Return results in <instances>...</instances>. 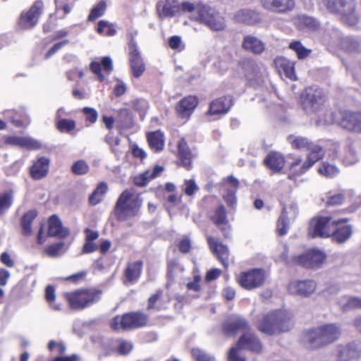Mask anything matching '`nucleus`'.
Masks as SVG:
<instances>
[{
  "label": "nucleus",
  "mask_w": 361,
  "mask_h": 361,
  "mask_svg": "<svg viewBox=\"0 0 361 361\" xmlns=\"http://www.w3.org/2000/svg\"><path fill=\"white\" fill-rule=\"evenodd\" d=\"M292 326L291 314L282 310L271 311L264 314L257 324L259 331L270 336L288 331Z\"/></svg>",
  "instance_id": "f257e3e1"
},
{
  "label": "nucleus",
  "mask_w": 361,
  "mask_h": 361,
  "mask_svg": "<svg viewBox=\"0 0 361 361\" xmlns=\"http://www.w3.org/2000/svg\"><path fill=\"white\" fill-rule=\"evenodd\" d=\"M341 334V329L336 324H328L307 331L304 339L312 348H318L336 341Z\"/></svg>",
  "instance_id": "f03ea898"
},
{
  "label": "nucleus",
  "mask_w": 361,
  "mask_h": 361,
  "mask_svg": "<svg viewBox=\"0 0 361 361\" xmlns=\"http://www.w3.org/2000/svg\"><path fill=\"white\" fill-rule=\"evenodd\" d=\"M142 204L139 195L132 190H124L115 206V214L121 221L135 216Z\"/></svg>",
  "instance_id": "7ed1b4c3"
},
{
  "label": "nucleus",
  "mask_w": 361,
  "mask_h": 361,
  "mask_svg": "<svg viewBox=\"0 0 361 361\" xmlns=\"http://www.w3.org/2000/svg\"><path fill=\"white\" fill-rule=\"evenodd\" d=\"M192 20L205 25L214 31L222 30L226 26L225 20L220 13L203 4L197 7V11L192 16Z\"/></svg>",
  "instance_id": "20e7f679"
},
{
  "label": "nucleus",
  "mask_w": 361,
  "mask_h": 361,
  "mask_svg": "<svg viewBox=\"0 0 361 361\" xmlns=\"http://www.w3.org/2000/svg\"><path fill=\"white\" fill-rule=\"evenodd\" d=\"M325 101L322 90L315 86L306 88L301 94L302 108L308 114L318 112L324 106Z\"/></svg>",
  "instance_id": "39448f33"
},
{
  "label": "nucleus",
  "mask_w": 361,
  "mask_h": 361,
  "mask_svg": "<svg viewBox=\"0 0 361 361\" xmlns=\"http://www.w3.org/2000/svg\"><path fill=\"white\" fill-rule=\"evenodd\" d=\"M148 322L147 316L141 312H132L115 317L111 322L114 330H128L142 327Z\"/></svg>",
  "instance_id": "423d86ee"
},
{
  "label": "nucleus",
  "mask_w": 361,
  "mask_h": 361,
  "mask_svg": "<svg viewBox=\"0 0 361 361\" xmlns=\"http://www.w3.org/2000/svg\"><path fill=\"white\" fill-rule=\"evenodd\" d=\"M336 219L331 217H317L311 220L308 234L312 238H327L332 235Z\"/></svg>",
  "instance_id": "0eeeda50"
},
{
  "label": "nucleus",
  "mask_w": 361,
  "mask_h": 361,
  "mask_svg": "<svg viewBox=\"0 0 361 361\" xmlns=\"http://www.w3.org/2000/svg\"><path fill=\"white\" fill-rule=\"evenodd\" d=\"M265 271L262 269H253L242 272L238 277V282L245 289L252 290L262 286L266 279Z\"/></svg>",
  "instance_id": "6e6552de"
},
{
  "label": "nucleus",
  "mask_w": 361,
  "mask_h": 361,
  "mask_svg": "<svg viewBox=\"0 0 361 361\" xmlns=\"http://www.w3.org/2000/svg\"><path fill=\"white\" fill-rule=\"evenodd\" d=\"M326 260L325 254L318 250H311L307 252L295 256L292 259V263L307 268H319Z\"/></svg>",
  "instance_id": "1a4fd4ad"
},
{
  "label": "nucleus",
  "mask_w": 361,
  "mask_h": 361,
  "mask_svg": "<svg viewBox=\"0 0 361 361\" xmlns=\"http://www.w3.org/2000/svg\"><path fill=\"white\" fill-rule=\"evenodd\" d=\"M341 118L334 121L343 129L358 133L361 123V111H345L341 112Z\"/></svg>",
  "instance_id": "9d476101"
},
{
  "label": "nucleus",
  "mask_w": 361,
  "mask_h": 361,
  "mask_svg": "<svg viewBox=\"0 0 361 361\" xmlns=\"http://www.w3.org/2000/svg\"><path fill=\"white\" fill-rule=\"evenodd\" d=\"M317 289V283L313 280H296L290 281L288 286L290 294L307 298Z\"/></svg>",
  "instance_id": "9b49d317"
},
{
  "label": "nucleus",
  "mask_w": 361,
  "mask_h": 361,
  "mask_svg": "<svg viewBox=\"0 0 361 361\" xmlns=\"http://www.w3.org/2000/svg\"><path fill=\"white\" fill-rule=\"evenodd\" d=\"M298 213V209L294 202H290L283 207L277 224V231L280 235L287 233L290 222L294 221Z\"/></svg>",
  "instance_id": "f8f14e48"
},
{
  "label": "nucleus",
  "mask_w": 361,
  "mask_h": 361,
  "mask_svg": "<svg viewBox=\"0 0 361 361\" xmlns=\"http://www.w3.org/2000/svg\"><path fill=\"white\" fill-rule=\"evenodd\" d=\"M336 14L338 15L341 21L349 27L357 25L360 20V15L357 9L355 0H350Z\"/></svg>",
  "instance_id": "ddd939ff"
},
{
  "label": "nucleus",
  "mask_w": 361,
  "mask_h": 361,
  "mask_svg": "<svg viewBox=\"0 0 361 361\" xmlns=\"http://www.w3.org/2000/svg\"><path fill=\"white\" fill-rule=\"evenodd\" d=\"M43 2L36 1L27 12L21 14L20 25L23 29H30L35 26L43 10Z\"/></svg>",
  "instance_id": "4468645a"
},
{
  "label": "nucleus",
  "mask_w": 361,
  "mask_h": 361,
  "mask_svg": "<svg viewBox=\"0 0 361 361\" xmlns=\"http://www.w3.org/2000/svg\"><path fill=\"white\" fill-rule=\"evenodd\" d=\"M71 309L80 310L87 307L90 302V292L88 289H79L65 294Z\"/></svg>",
  "instance_id": "2eb2a0df"
},
{
  "label": "nucleus",
  "mask_w": 361,
  "mask_h": 361,
  "mask_svg": "<svg viewBox=\"0 0 361 361\" xmlns=\"http://www.w3.org/2000/svg\"><path fill=\"white\" fill-rule=\"evenodd\" d=\"M263 8L271 13L286 14L295 7V0H260Z\"/></svg>",
  "instance_id": "dca6fc26"
},
{
  "label": "nucleus",
  "mask_w": 361,
  "mask_h": 361,
  "mask_svg": "<svg viewBox=\"0 0 361 361\" xmlns=\"http://www.w3.org/2000/svg\"><path fill=\"white\" fill-rule=\"evenodd\" d=\"M249 328L248 322L240 315L229 317L223 324L224 334L228 336L235 334L237 331Z\"/></svg>",
  "instance_id": "f3484780"
},
{
  "label": "nucleus",
  "mask_w": 361,
  "mask_h": 361,
  "mask_svg": "<svg viewBox=\"0 0 361 361\" xmlns=\"http://www.w3.org/2000/svg\"><path fill=\"white\" fill-rule=\"evenodd\" d=\"M226 193L223 195L224 200L228 206L233 207L236 202L235 192L239 186V181L233 176L224 178L221 183Z\"/></svg>",
  "instance_id": "a211bd4d"
},
{
  "label": "nucleus",
  "mask_w": 361,
  "mask_h": 361,
  "mask_svg": "<svg viewBox=\"0 0 361 361\" xmlns=\"http://www.w3.org/2000/svg\"><path fill=\"white\" fill-rule=\"evenodd\" d=\"M129 49L130 61L133 74L135 77L139 78L145 71V67L133 40L130 42Z\"/></svg>",
  "instance_id": "6ab92c4d"
},
{
  "label": "nucleus",
  "mask_w": 361,
  "mask_h": 361,
  "mask_svg": "<svg viewBox=\"0 0 361 361\" xmlns=\"http://www.w3.org/2000/svg\"><path fill=\"white\" fill-rule=\"evenodd\" d=\"M238 348L250 350L255 353H260L262 345L259 339L252 333L243 334L238 341Z\"/></svg>",
  "instance_id": "aec40b11"
},
{
  "label": "nucleus",
  "mask_w": 361,
  "mask_h": 361,
  "mask_svg": "<svg viewBox=\"0 0 361 361\" xmlns=\"http://www.w3.org/2000/svg\"><path fill=\"white\" fill-rule=\"evenodd\" d=\"M346 221L347 219H338L336 221V226H334V232L331 236L338 243H342L345 242L352 235V227L349 225L343 224Z\"/></svg>",
  "instance_id": "412c9836"
},
{
  "label": "nucleus",
  "mask_w": 361,
  "mask_h": 361,
  "mask_svg": "<svg viewBox=\"0 0 361 361\" xmlns=\"http://www.w3.org/2000/svg\"><path fill=\"white\" fill-rule=\"evenodd\" d=\"M102 69L106 74H110L113 69V62L110 57L104 56L98 61H92V72L97 76L99 81L105 80L104 75L102 73Z\"/></svg>",
  "instance_id": "4be33fe9"
},
{
  "label": "nucleus",
  "mask_w": 361,
  "mask_h": 361,
  "mask_svg": "<svg viewBox=\"0 0 361 361\" xmlns=\"http://www.w3.org/2000/svg\"><path fill=\"white\" fill-rule=\"evenodd\" d=\"M232 105L231 97H223L213 101L209 106L208 114L212 116L226 114Z\"/></svg>",
  "instance_id": "5701e85b"
},
{
  "label": "nucleus",
  "mask_w": 361,
  "mask_h": 361,
  "mask_svg": "<svg viewBox=\"0 0 361 361\" xmlns=\"http://www.w3.org/2000/svg\"><path fill=\"white\" fill-rule=\"evenodd\" d=\"M338 357L353 361L361 355V348L355 343H350L338 346Z\"/></svg>",
  "instance_id": "b1692460"
},
{
  "label": "nucleus",
  "mask_w": 361,
  "mask_h": 361,
  "mask_svg": "<svg viewBox=\"0 0 361 361\" xmlns=\"http://www.w3.org/2000/svg\"><path fill=\"white\" fill-rule=\"evenodd\" d=\"M69 235V230L63 227L61 219L56 215H52L49 219L48 235L64 238Z\"/></svg>",
  "instance_id": "393cba45"
},
{
  "label": "nucleus",
  "mask_w": 361,
  "mask_h": 361,
  "mask_svg": "<svg viewBox=\"0 0 361 361\" xmlns=\"http://www.w3.org/2000/svg\"><path fill=\"white\" fill-rule=\"evenodd\" d=\"M6 142L11 145L18 146L30 150H35L42 147L40 142L31 137L12 136L7 138Z\"/></svg>",
  "instance_id": "a878e982"
},
{
  "label": "nucleus",
  "mask_w": 361,
  "mask_h": 361,
  "mask_svg": "<svg viewBox=\"0 0 361 361\" xmlns=\"http://www.w3.org/2000/svg\"><path fill=\"white\" fill-rule=\"evenodd\" d=\"M207 240L213 253L217 257L218 259L222 263L225 268L228 266V247L214 239L212 237H208Z\"/></svg>",
  "instance_id": "bb28decb"
},
{
  "label": "nucleus",
  "mask_w": 361,
  "mask_h": 361,
  "mask_svg": "<svg viewBox=\"0 0 361 361\" xmlns=\"http://www.w3.org/2000/svg\"><path fill=\"white\" fill-rule=\"evenodd\" d=\"M49 164L50 160L47 157H39L30 168L31 176L35 180L45 177L49 171Z\"/></svg>",
  "instance_id": "cd10ccee"
},
{
  "label": "nucleus",
  "mask_w": 361,
  "mask_h": 361,
  "mask_svg": "<svg viewBox=\"0 0 361 361\" xmlns=\"http://www.w3.org/2000/svg\"><path fill=\"white\" fill-rule=\"evenodd\" d=\"M197 105L195 97L188 96L181 99L176 106L178 115L182 118L189 117Z\"/></svg>",
  "instance_id": "c85d7f7f"
},
{
  "label": "nucleus",
  "mask_w": 361,
  "mask_h": 361,
  "mask_svg": "<svg viewBox=\"0 0 361 361\" xmlns=\"http://www.w3.org/2000/svg\"><path fill=\"white\" fill-rule=\"evenodd\" d=\"M292 21L298 29L303 31H313L319 26V23L315 19L303 14L294 16Z\"/></svg>",
  "instance_id": "c756f323"
},
{
  "label": "nucleus",
  "mask_w": 361,
  "mask_h": 361,
  "mask_svg": "<svg viewBox=\"0 0 361 361\" xmlns=\"http://www.w3.org/2000/svg\"><path fill=\"white\" fill-rule=\"evenodd\" d=\"M275 66L279 73L283 74L292 80H296L294 63L284 57H278L274 61Z\"/></svg>",
  "instance_id": "7c9ffc66"
},
{
  "label": "nucleus",
  "mask_w": 361,
  "mask_h": 361,
  "mask_svg": "<svg viewBox=\"0 0 361 361\" xmlns=\"http://www.w3.org/2000/svg\"><path fill=\"white\" fill-rule=\"evenodd\" d=\"M164 171V168L156 166L152 169H148L144 173L134 178V183L140 187L145 186L150 180L158 177Z\"/></svg>",
  "instance_id": "2f4dec72"
},
{
  "label": "nucleus",
  "mask_w": 361,
  "mask_h": 361,
  "mask_svg": "<svg viewBox=\"0 0 361 361\" xmlns=\"http://www.w3.org/2000/svg\"><path fill=\"white\" fill-rule=\"evenodd\" d=\"M288 159H292V161L288 163L290 170L288 177L290 178L301 176L310 169V167L307 166L306 161H303L300 157H288Z\"/></svg>",
  "instance_id": "473e14b6"
},
{
  "label": "nucleus",
  "mask_w": 361,
  "mask_h": 361,
  "mask_svg": "<svg viewBox=\"0 0 361 361\" xmlns=\"http://www.w3.org/2000/svg\"><path fill=\"white\" fill-rule=\"evenodd\" d=\"M243 48L255 54H260L264 50V44L258 38L251 35H246L242 44Z\"/></svg>",
  "instance_id": "72a5a7b5"
},
{
  "label": "nucleus",
  "mask_w": 361,
  "mask_h": 361,
  "mask_svg": "<svg viewBox=\"0 0 361 361\" xmlns=\"http://www.w3.org/2000/svg\"><path fill=\"white\" fill-rule=\"evenodd\" d=\"M235 18L239 23L255 25L260 21V15L252 10L243 9L236 13Z\"/></svg>",
  "instance_id": "f704fd0d"
},
{
  "label": "nucleus",
  "mask_w": 361,
  "mask_h": 361,
  "mask_svg": "<svg viewBox=\"0 0 361 361\" xmlns=\"http://www.w3.org/2000/svg\"><path fill=\"white\" fill-rule=\"evenodd\" d=\"M338 305L343 311L361 309V298L343 295L339 298Z\"/></svg>",
  "instance_id": "c9c22d12"
},
{
  "label": "nucleus",
  "mask_w": 361,
  "mask_h": 361,
  "mask_svg": "<svg viewBox=\"0 0 361 361\" xmlns=\"http://www.w3.org/2000/svg\"><path fill=\"white\" fill-rule=\"evenodd\" d=\"M157 11L161 18L172 17L179 11V8L176 2L166 0L158 3Z\"/></svg>",
  "instance_id": "e433bc0d"
},
{
  "label": "nucleus",
  "mask_w": 361,
  "mask_h": 361,
  "mask_svg": "<svg viewBox=\"0 0 361 361\" xmlns=\"http://www.w3.org/2000/svg\"><path fill=\"white\" fill-rule=\"evenodd\" d=\"M264 162L271 171L276 172L283 169L285 159L281 154L272 152L267 155Z\"/></svg>",
  "instance_id": "4c0bfd02"
},
{
  "label": "nucleus",
  "mask_w": 361,
  "mask_h": 361,
  "mask_svg": "<svg viewBox=\"0 0 361 361\" xmlns=\"http://www.w3.org/2000/svg\"><path fill=\"white\" fill-rule=\"evenodd\" d=\"M142 262L140 261L130 263L126 268L125 283H134L137 281L142 272Z\"/></svg>",
  "instance_id": "58836bf2"
},
{
  "label": "nucleus",
  "mask_w": 361,
  "mask_h": 361,
  "mask_svg": "<svg viewBox=\"0 0 361 361\" xmlns=\"http://www.w3.org/2000/svg\"><path fill=\"white\" fill-rule=\"evenodd\" d=\"M178 155L182 164L187 169L191 168V159L192 154L189 149L187 142L184 139H181L178 143Z\"/></svg>",
  "instance_id": "ea45409f"
},
{
  "label": "nucleus",
  "mask_w": 361,
  "mask_h": 361,
  "mask_svg": "<svg viewBox=\"0 0 361 361\" xmlns=\"http://www.w3.org/2000/svg\"><path fill=\"white\" fill-rule=\"evenodd\" d=\"M345 154L343 157V163L345 165H353L358 161V154L355 145V142L348 139L345 142Z\"/></svg>",
  "instance_id": "a19ab883"
},
{
  "label": "nucleus",
  "mask_w": 361,
  "mask_h": 361,
  "mask_svg": "<svg viewBox=\"0 0 361 361\" xmlns=\"http://www.w3.org/2000/svg\"><path fill=\"white\" fill-rule=\"evenodd\" d=\"M214 223L224 232V235L228 236L226 233V230L229 228V225L226 219V209L223 205L219 206L215 211L212 216Z\"/></svg>",
  "instance_id": "79ce46f5"
},
{
  "label": "nucleus",
  "mask_w": 361,
  "mask_h": 361,
  "mask_svg": "<svg viewBox=\"0 0 361 361\" xmlns=\"http://www.w3.org/2000/svg\"><path fill=\"white\" fill-rule=\"evenodd\" d=\"M147 140L152 149L155 152L161 151L164 145L163 133L159 131L149 133L147 135Z\"/></svg>",
  "instance_id": "37998d69"
},
{
  "label": "nucleus",
  "mask_w": 361,
  "mask_h": 361,
  "mask_svg": "<svg viewBox=\"0 0 361 361\" xmlns=\"http://www.w3.org/2000/svg\"><path fill=\"white\" fill-rule=\"evenodd\" d=\"M310 152L307 156L306 159V164L307 166H309L310 169L319 160L322 159L324 156V152L323 149L317 145H311V147L309 148Z\"/></svg>",
  "instance_id": "c03bdc74"
},
{
  "label": "nucleus",
  "mask_w": 361,
  "mask_h": 361,
  "mask_svg": "<svg viewBox=\"0 0 361 361\" xmlns=\"http://www.w3.org/2000/svg\"><path fill=\"white\" fill-rule=\"evenodd\" d=\"M343 37L340 30L338 29H331L326 32L324 37V41L329 46L341 48V44Z\"/></svg>",
  "instance_id": "a18cd8bd"
},
{
  "label": "nucleus",
  "mask_w": 361,
  "mask_h": 361,
  "mask_svg": "<svg viewBox=\"0 0 361 361\" xmlns=\"http://www.w3.org/2000/svg\"><path fill=\"white\" fill-rule=\"evenodd\" d=\"M341 49L350 52H361V39L353 37H344L341 44Z\"/></svg>",
  "instance_id": "49530a36"
},
{
  "label": "nucleus",
  "mask_w": 361,
  "mask_h": 361,
  "mask_svg": "<svg viewBox=\"0 0 361 361\" xmlns=\"http://www.w3.org/2000/svg\"><path fill=\"white\" fill-rule=\"evenodd\" d=\"M116 127L121 130L130 128L133 126V118L127 109H122L119 111L116 118Z\"/></svg>",
  "instance_id": "de8ad7c7"
},
{
  "label": "nucleus",
  "mask_w": 361,
  "mask_h": 361,
  "mask_svg": "<svg viewBox=\"0 0 361 361\" xmlns=\"http://www.w3.org/2000/svg\"><path fill=\"white\" fill-rule=\"evenodd\" d=\"M37 212L32 209L25 213L21 219L22 232L24 235H30L32 233V222L37 217Z\"/></svg>",
  "instance_id": "09e8293b"
},
{
  "label": "nucleus",
  "mask_w": 361,
  "mask_h": 361,
  "mask_svg": "<svg viewBox=\"0 0 361 361\" xmlns=\"http://www.w3.org/2000/svg\"><path fill=\"white\" fill-rule=\"evenodd\" d=\"M108 190V185L104 182L99 183L92 192V205H96L102 202Z\"/></svg>",
  "instance_id": "8fccbe9b"
},
{
  "label": "nucleus",
  "mask_w": 361,
  "mask_h": 361,
  "mask_svg": "<svg viewBox=\"0 0 361 361\" xmlns=\"http://www.w3.org/2000/svg\"><path fill=\"white\" fill-rule=\"evenodd\" d=\"M96 30L99 35L109 37L114 36L116 34L115 24L110 23L106 20L99 21Z\"/></svg>",
  "instance_id": "3c124183"
},
{
  "label": "nucleus",
  "mask_w": 361,
  "mask_h": 361,
  "mask_svg": "<svg viewBox=\"0 0 361 361\" xmlns=\"http://www.w3.org/2000/svg\"><path fill=\"white\" fill-rule=\"evenodd\" d=\"M288 142L292 145V147L295 149H302L309 148L311 147L312 143H310L306 137L296 135H290L288 137Z\"/></svg>",
  "instance_id": "603ef678"
},
{
  "label": "nucleus",
  "mask_w": 361,
  "mask_h": 361,
  "mask_svg": "<svg viewBox=\"0 0 361 361\" xmlns=\"http://www.w3.org/2000/svg\"><path fill=\"white\" fill-rule=\"evenodd\" d=\"M289 48L296 53L299 59H305L312 51L311 49L306 48L300 41L292 42L289 44Z\"/></svg>",
  "instance_id": "864d4df0"
},
{
  "label": "nucleus",
  "mask_w": 361,
  "mask_h": 361,
  "mask_svg": "<svg viewBox=\"0 0 361 361\" xmlns=\"http://www.w3.org/2000/svg\"><path fill=\"white\" fill-rule=\"evenodd\" d=\"M318 172L326 178H333L338 174L339 169L334 164L324 162L318 168Z\"/></svg>",
  "instance_id": "5fc2aeb1"
},
{
  "label": "nucleus",
  "mask_w": 361,
  "mask_h": 361,
  "mask_svg": "<svg viewBox=\"0 0 361 361\" xmlns=\"http://www.w3.org/2000/svg\"><path fill=\"white\" fill-rule=\"evenodd\" d=\"M350 1V0H323V4L331 13H337Z\"/></svg>",
  "instance_id": "6e6d98bb"
},
{
  "label": "nucleus",
  "mask_w": 361,
  "mask_h": 361,
  "mask_svg": "<svg viewBox=\"0 0 361 361\" xmlns=\"http://www.w3.org/2000/svg\"><path fill=\"white\" fill-rule=\"evenodd\" d=\"M13 193L11 191H5L0 193V214L6 212L12 205Z\"/></svg>",
  "instance_id": "4d7b16f0"
},
{
  "label": "nucleus",
  "mask_w": 361,
  "mask_h": 361,
  "mask_svg": "<svg viewBox=\"0 0 361 361\" xmlns=\"http://www.w3.org/2000/svg\"><path fill=\"white\" fill-rule=\"evenodd\" d=\"M201 5V3H195L190 1H183L178 6L179 11L190 14L189 18L192 20V16L197 11V7Z\"/></svg>",
  "instance_id": "13d9d810"
},
{
  "label": "nucleus",
  "mask_w": 361,
  "mask_h": 361,
  "mask_svg": "<svg viewBox=\"0 0 361 361\" xmlns=\"http://www.w3.org/2000/svg\"><path fill=\"white\" fill-rule=\"evenodd\" d=\"M181 189L186 195L192 196L198 191L199 187L195 180L189 179L184 180L181 185Z\"/></svg>",
  "instance_id": "bf43d9fd"
},
{
  "label": "nucleus",
  "mask_w": 361,
  "mask_h": 361,
  "mask_svg": "<svg viewBox=\"0 0 361 361\" xmlns=\"http://www.w3.org/2000/svg\"><path fill=\"white\" fill-rule=\"evenodd\" d=\"M55 5H56V11L59 12V11L62 10L63 11V17L64 16L68 14L71 11V8L73 5V0H55Z\"/></svg>",
  "instance_id": "052dcab7"
},
{
  "label": "nucleus",
  "mask_w": 361,
  "mask_h": 361,
  "mask_svg": "<svg viewBox=\"0 0 361 361\" xmlns=\"http://www.w3.org/2000/svg\"><path fill=\"white\" fill-rule=\"evenodd\" d=\"M71 171L78 176L83 175L89 171V166L85 161L79 160L73 164Z\"/></svg>",
  "instance_id": "680f3d73"
},
{
  "label": "nucleus",
  "mask_w": 361,
  "mask_h": 361,
  "mask_svg": "<svg viewBox=\"0 0 361 361\" xmlns=\"http://www.w3.org/2000/svg\"><path fill=\"white\" fill-rule=\"evenodd\" d=\"M260 68L255 63H250L246 71V77L248 80H255L261 77Z\"/></svg>",
  "instance_id": "e2e57ef3"
},
{
  "label": "nucleus",
  "mask_w": 361,
  "mask_h": 361,
  "mask_svg": "<svg viewBox=\"0 0 361 361\" xmlns=\"http://www.w3.org/2000/svg\"><path fill=\"white\" fill-rule=\"evenodd\" d=\"M57 128L61 132H66L68 133L71 130H73L75 128V123L73 120H68V119H59L57 121Z\"/></svg>",
  "instance_id": "0e129e2a"
},
{
  "label": "nucleus",
  "mask_w": 361,
  "mask_h": 361,
  "mask_svg": "<svg viewBox=\"0 0 361 361\" xmlns=\"http://www.w3.org/2000/svg\"><path fill=\"white\" fill-rule=\"evenodd\" d=\"M192 355L197 361H216L214 357L199 348L192 349Z\"/></svg>",
  "instance_id": "69168bd1"
},
{
  "label": "nucleus",
  "mask_w": 361,
  "mask_h": 361,
  "mask_svg": "<svg viewBox=\"0 0 361 361\" xmlns=\"http://www.w3.org/2000/svg\"><path fill=\"white\" fill-rule=\"evenodd\" d=\"M106 9V3L101 0L92 8V20L99 18L104 15Z\"/></svg>",
  "instance_id": "338daca9"
},
{
  "label": "nucleus",
  "mask_w": 361,
  "mask_h": 361,
  "mask_svg": "<svg viewBox=\"0 0 361 361\" xmlns=\"http://www.w3.org/2000/svg\"><path fill=\"white\" fill-rule=\"evenodd\" d=\"M243 348H238V343L236 346L232 348L228 353V361H245V357L241 355V350Z\"/></svg>",
  "instance_id": "774afa93"
}]
</instances>
